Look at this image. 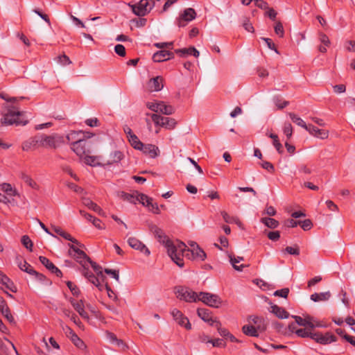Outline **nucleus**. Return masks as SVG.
Returning a JSON list of instances; mask_svg holds the SVG:
<instances>
[{
	"label": "nucleus",
	"instance_id": "39448f33",
	"mask_svg": "<svg viewBox=\"0 0 355 355\" xmlns=\"http://www.w3.org/2000/svg\"><path fill=\"white\" fill-rule=\"evenodd\" d=\"M131 8L133 13L137 16L143 17L148 14L155 6V3L152 1L150 4L149 0H141L137 4H128Z\"/></svg>",
	"mask_w": 355,
	"mask_h": 355
},
{
	"label": "nucleus",
	"instance_id": "a878e982",
	"mask_svg": "<svg viewBox=\"0 0 355 355\" xmlns=\"http://www.w3.org/2000/svg\"><path fill=\"white\" fill-rule=\"evenodd\" d=\"M40 261L51 272L55 273L58 277L62 275V272L59 270L49 259L45 257L40 256Z\"/></svg>",
	"mask_w": 355,
	"mask_h": 355
},
{
	"label": "nucleus",
	"instance_id": "9d476101",
	"mask_svg": "<svg viewBox=\"0 0 355 355\" xmlns=\"http://www.w3.org/2000/svg\"><path fill=\"white\" fill-rule=\"evenodd\" d=\"M299 326L306 327L308 329H313L315 327H324L320 322L316 320L314 318L310 315H306L304 318L295 315L293 316Z\"/></svg>",
	"mask_w": 355,
	"mask_h": 355
},
{
	"label": "nucleus",
	"instance_id": "c9c22d12",
	"mask_svg": "<svg viewBox=\"0 0 355 355\" xmlns=\"http://www.w3.org/2000/svg\"><path fill=\"white\" fill-rule=\"evenodd\" d=\"M17 265L22 271H24L30 275L35 273V270L33 269V268L24 260L17 261Z\"/></svg>",
	"mask_w": 355,
	"mask_h": 355
},
{
	"label": "nucleus",
	"instance_id": "c85d7f7f",
	"mask_svg": "<svg viewBox=\"0 0 355 355\" xmlns=\"http://www.w3.org/2000/svg\"><path fill=\"white\" fill-rule=\"evenodd\" d=\"M0 283L4 285L6 288L9 289L13 293L17 292V288L12 282L3 273L0 271Z\"/></svg>",
	"mask_w": 355,
	"mask_h": 355
},
{
	"label": "nucleus",
	"instance_id": "ddd939ff",
	"mask_svg": "<svg viewBox=\"0 0 355 355\" xmlns=\"http://www.w3.org/2000/svg\"><path fill=\"white\" fill-rule=\"evenodd\" d=\"M196 12L194 9L189 8L185 9L177 20V25L179 27H184L187 23L195 19Z\"/></svg>",
	"mask_w": 355,
	"mask_h": 355
},
{
	"label": "nucleus",
	"instance_id": "79ce46f5",
	"mask_svg": "<svg viewBox=\"0 0 355 355\" xmlns=\"http://www.w3.org/2000/svg\"><path fill=\"white\" fill-rule=\"evenodd\" d=\"M152 198H149L145 194L143 193H137V202H141L144 206L150 207V201H152Z\"/></svg>",
	"mask_w": 355,
	"mask_h": 355
},
{
	"label": "nucleus",
	"instance_id": "0e129e2a",
	"mask_svg": "<svg viewBox=\"0 0 355 355\" xmlns=\"http://www.w3.org/2000/svg\"><path fill=\"white\" fill-rule=\"evenodd\" d=\"M319 40L322 44H323L325 46H329L330 45V40L327 35L325 34L320 33L319 35Z\"/></svg>",
	"mask_w": 355,
	"mask_h": 355
},
{
	"label": "nucleus",
	"instance_id": "412c9836",
	"mask_svg": "<svg viewBox=\"0 0 355 355\" xmlns=\"http://www.w3.org/2000/svg\"><path fill=\"white\" fill-rule=\"evenodd\" d=\"M0 312L11 324H15V320L10 313V310L6 302V300L0 296Z\"/></svg>",
	"mask_w": 355,
	"mask_h": 355
},
{
	"label": "nucleus",
	"instance_id": "e2e57ef3",
	"mask_svg": "<svg viewBox=\"0 0 355 355\" xmlns=\"http://www.w3.org/2000/svg\"><path fill=\"white\" fill-rule=\"evenodd\" d=\"M114 51L120 56L123 57L125 55V49L122 44H116L114 47Z\"/></svg>",
	"mask_w": 355,
	"mask_h": 355
},
{
	"label": "nucleus",
	"instance_id": "f03ea898",
	"mask_svg": "<svg viewBox=\"0 0 355 355\" xmlns=\"http://www.w3.org/2000/svg\"><path fill=\"white\" fill-rule=\"evenodd\" d=\"M62 142V137L57 134H40L24 141L22 144V149L24 151L34 150L39 148L55 149Z\"/></svg>",
	"mask_w": 355,
	"mask_h": 355
},
{
	"label": "nucleus",
	"instance_id": "3c124183",
	"mask_svg": "<svg viewBox=\"0 0 355 355\" xmlns=\"http://www.w3.org/2000/svg\"><path fill=\"white\" fill-rule=\"evenodd\" d=\"M214 326L217 328L219 334L225 338H227L228 335H230L229 331L225 328H222L221 324L218 321H217Z\"/></svg>",
	"mask_w": 355,
	"mask_h": 355
},
{
	"label": "nucleus",
	"instance_id": "1a4fd4ad",
	"mask_svg": "<svg viewBox=\"0 0 355 355\" xmlns=\"http://www.w3.org/2000/svg\"><path fill=\"white\" fill-rule=\"evenodd\" d=\"M150 115L151 119L156 125L164 127L168 130L175 128L177 123L174 119L162 116L157 114H147Z\"/></svg>",
	"mask_w": 355,
	"mask_h": 355
},
{
	"label": "nucleus",
	"instance_id": "4468645a",
	"mask_svg": "<svg viewBox=\"0 0 355 355\" xmlns=\"http://www.w3.org/2000/svg\"><path fill=\"white\" fill-rule=\"evenodd\" d=\"M171 314L173 320L181 327H184L187 330L191 329V324L187 316H185L180 310L173 309Z\"/></svg>",
	"mask_w": 355,
	"mask_h": 355
},
{
	"label": "nucleus",
	"instance_id": "8fccbe9b",
	"mask_svg": "<svg viewBox=\"0 0 355 355\" xmlns=\"http://www.w3.org/2000/svg\"><path fill=\"white\" fill-rule=\"evenodd\" d=\"M275 33L280 37L284 35V30L282 24L280 21H277L274 27Z\"/></svg>",
	"mask_w": 355,
	"mask_h": 355
},
{
	"label": "nucleus",
	"instance_id": "aec40b11",
	"mask_svg": "<svg viewBox=\"0 0 355 355\" xmlns=\"http://www.w3.org/2000/svg\"><path fill=\"white\" fill-rule=\"evenodd\" d=\"M307 132L313 137L320 139H326L329 135L327 130L320 129L312 124H309Z\"/></svg>",
	"mask_w": 355,
	"mask_h": 355
},
{
	"label": "nucleus",
	"instance_id": "ea45409f",
	"mask_svg": "<svg viewBox=\"0 0 355 355\" xmlns=\"http://www.w3.org/2000/svg\"><path fill=\"white\" fill-rule=\"evenodd\" d=\"M230 262L234 267V268L236 270L241 271L243 268L244 267L243 265L238 266L237 263H240L241 261H243V258L241 257H233L232 255H229Z\"/></svg>",
	"mask_w": 355,
	"mask_h": 355
},
{
	"label": "nucleus",
	"instance_id": "f704fd0d",
	"mask_svg": "<svg viewBox=\"0 0 355 355\" xmlns=\"http://www.w3.org/2000/svg\"><path fill=\"white\" fill-rule=\"evenodd\" d=\"M272 312L275 314L278 318L284 319L288 317V313L283 308L278 306L277 305H273L271 306Z\"/></svg>",
	"mask_w": 355,
	"mask_h": 355
},
{
	"label": "nucleus",
	"instance_id": "bb28decb",
	"mask_svg": "<svg viewBox=\"0 0 355 355\" xmlns=\"http://www.w3.org/2000/svg\"><path fill=\"white\" fill-rule=\"evenodd\" d=\"M82 202L85 207L96 212L98 215L101 216H105V213L103 209L97 204L92 201L89 198H83Z\"/></svg>",
	"mask_w": 355,
	"mask_h": 355
},
{
	"label": "nucleus",
	"instance_id": "393cba45",
	"mask_svg": "<svg viewBox=\"0 0 355 355\" xmlns=\"http://www.w3.org/2000/svg\"><path fill=\"white\" fill-rule=\"evenodd\" d=\"M140 150L151 158L156 157L159 153L158 147L153 144H143Z\"/></svg>",
	"mask_w": 355,
	"mask_h": 355
},
{
	"label": "nucleus",
	"instance_id": "338daca9",
	"mask_svg": "<svg viewBox=\"0 0 355 355\" xmlns=\"http://www.w3.org/2000/svg\"><path fill=\"white\" fill-rule=\"evenodd\" d=\"M263 168L266 169L268 172L273 173L275 171L274 166L269 162L264 161L261 164Z\"/></svg>",
	"mask_w": 355,
	"mask_h": 355
},
{
	"label": "nucleus",
	"instance_id": "69168bd1",
	"mask_svg": "<svg viewBox=\"0 0 355 355\" xmlns=\"http://www.w3.org/2000/svg\"><path fill=\"white\" fill-rule=\"evenodd\" d=\"M254 1L255 6L261 9L267 10L269 8L268 3L263 0H254Z\"/></svg>",
	"mask_w": 355,
	"mask_h": 355
},
{
	"label": "nucleus",
	"instance_id": "c03bdc74",
	"mask_svg": "<svg viewBox=\"0 0 355 355\" xmlns=\"http://www.w3.org/2000/svg\"><path fill=\"white\" fill-rule=\"evenodd\" d=\"M85 276L87 278V279L96 287H98L101 289V284L98 277L94 276L93 273L85 272Z\"/></svg>",
	"mask_w": 355,
	"mask_h": 355
},
{
	"label": "nucleus",
	"instance_id": "7ed1b4c3",
	"mask_svg": "<svg viewBox=\"0 0 355 355\" xmlns=\"http://www.w3.org/2000/svg\"><path fill=\"white\" fill-rule=\"evenodd\" d=\"M21 113L15 107H12L8 110V112L3 115L1 119V123L4 125H22L26 124L27 121L21 119Z\"/></svg>",
	"mask_w": 355,
	"mask_h": 355
},
{
	"label": "nucleus",
	"instance_id": "680f3d73",
	"mask_svg": "<svg viewBox=\"0 0 355 355\" xmlns=\"http://www.w3.org/2000/svg\"><path fill=\"white\" fill-rule=\"evenodd\" d=\"M62 237H63L64 239H65L66 240H68L71 242H72L73 243H75L76 245H80V243L78 241V240H76V239H74L73 237H72L69 233L63 231L62 233L60 235Z\"/></svg>",
	"mask_w": 355,
	"mask_h": 355
},
{
	"label": "nucleus",
	"instance_id": "7c9ffc66",
	"mask_svg": "<svg viewBox=\"0 0 355 355\" xmlns=\"http://www.w3.org/2000/svg\"><path fill=\"white\" fill-rule=\"evenodd\" d=\"M221 215L224 220L227 223H235L241 229H243V226L242 223L240 221L238 217L236 216H231L227 212L222 211Z\"/></svg>",
	"mask_w": 355,
	"mask_h": 355
},
{
	"label": "nucleus",
	"instance_id": "5fc2aeb1",
	"mask_svg": "<svg viewBox=\"0 0 355 355\" xmlns=\"http://www.w3.org/2000/svg\"><path fill=\"white\" fill-rule=\"evenodd\" d=\"M123 197L124 200H125L131 203H134V204L137 203V194L123 193Z\"/></svg>",
	"mask_w": 355,
	"mask_h": 355
},
{
	"label": "nucleus",
	"instance_id": "09e8293b",
	"mask_svg": "<svg viewBox=\"0 0 355 355\" xmlns=\"http://www.w3.org/2000/svg\"><path fill=\"white\" fill-rule=\"evenodd\" d=\"M21 243L29 251L33 250V242L28 236L24 235L21 237Z\"/></svg>",
	"mask_w": 355,
	"mask_h": 355
},
{
	"label": "nucleus",
	"instance_id": "6e6552de",
	"mask_svg": "<svg viewBox=\"0 0 355 355\" xmlns=\"http://www.w3.org/2000/svg\"><path fill=\"white\" fill-rule=\"evenodd\" d=\"M198 301H201L207 306L214 308L219 307L222 304V300L218 295L205 292L199 293Z\"/></svg>",
	"mask_w": 355,
	"mask_h": 355
},
{
	"label": "nucleus",
	"instance_id": "a211bd4d",
	"mask_svg": "<svg viewBox=\"0 0 355 355\" xmlns=\"http://www.w3.org/2000/svg\"><path fill=\"white\" fill-rule=\"evenodd\" d=\"M129 245L137 250H139L141 253H144L146 256H149L150 252L149 249L139 240L135 237H130L128 240Z\"/></svg>",
	"mask_w": 355,
	"mask_h": 355
},
{
	"label": "nucleus",
	"instance_id": "2eb2a0df",
	"mask_svg": "<svg viewBox=\"0 0 355 355\" xmlns=\"http://www.w3.org/2000/svg\"><path fill=\"white\" fill-rule=\"evenodd\" d=\"M62 330L66 336L70 338L71 342L78 348L83 349L85 345L83 341L78 336V335L67 325L60 324Z\"/></svg>",
	"mask_w": 355,
	"mask_h": 355
},
{
	"label": "nucleus",
	"instance_id": "5701e85b",
	"mask_svg": "<svg viewBox=\"0 0 355 355\" xmlns=\"http://www.w3.org/2000/svg\"><path fill=\"white\" fill-rule=\"evenodd\" d=\"M198 315L205 322H207L211 326H214L217 322L216 320L212 318L211 313L209 310L207 309H198L197 310Z\"/></svg>",
	"mask_w": 355,
	"mask_h": 355
},
{
	"label": "nucleus",
	"instance_id": "6ab92c4d",
	"mask_svg": "<svg viewBox=\"0 0 355 355\" xmlns=\"http://www.w3.org/2000/svg\"><path fill=\"white\" fill-rule=\"evenodd\" d=\"M69 302L74 308V309L78 313V314L84 319L89 320V317L88 313L85 311V303L84 300H76L73 298L69 299Z\"/></svg>",
	"mask_w": 355,
	"mask_h": 355
},
{
	"label": "nucleus",
	"instance_id": "a19ab883",
	"mask_svg": "<svg viewBox=\"0 0 355 355\" xmlns=\"http://www.w3.org/2000/svg\"><path fill=\"white\" fill-rule=\"evenodd\" d=\"M128 141L131 146L137 150H140V148H142V145L144 144L141 141H139L135 135H131L130 136H128Z\"/></svg>",
	"mask_w": 355,
	"mask_h": 355
},
{
	"label": "nucleus",
	"instance_id": "dca6fc26",
	"mask_svg": "<svg viewBox=\"0 0 355 355\" xmlns=\"http://www.w3.org/2000/svg\"><path fill=\"white\" fill-rule=\"evenodd\" d=\"M93 136V134L89 132H85L83 131H71L67 135V139L70 143L71 147L84 139V138H90Z\"/></svg>",
	"mask_w": 355,
	"mask_h": 355
},
{
	"label": "nucleus",
	"instance_id": "473e14b6",
	"mask_svg": "<svg viewBox=\"0 0 355 355\" xmlns=\"http://www.w3.org/2000/svg\"><path fill=\"white\" fill-rule=\"evenodd\" d=\"M242 331L244 334L252 336V337H258L259 330L252 325H244L242 327Z\"/></svg>",
	"mask_w": 355,
	"mask_h": 355
},
{
	"label": "nucleus",
	"instance_id": "9b49d317",
	"mask_svg": "<svg viewBox=\"0 0 355 355\" xmlns=\"http://www.w3.org/2000/svg\"><path fill=\"white\" fill-rule=\"evenodd\" d=\"M87 139L88 138H84V139L71 147V150L80 157L90 153L91 144Z\"/></svg>",
	"mask_w": 355,
	"mask_h": 355
},
{
	"label": "nucleus",
	"instance_id": "c756f323",
	"mask_svg": "<svg viewBox=\"0 0 355 355\" xmlns=\"http://www.w3.org/2000/svg\"><path fill=\"white\" fill-rule=\"evenodd\" d=\"M124 157V155L119 150H115L110 155V159L107 162V164L111 165L113 164H117Z\"/></svg>",
	"mask_w": 355,
	"mask_h": 355
},
{
	"label": "nucleus",
	"instance_id": "b1692460",
	"mask_svg": "<svg viewBox=\"0 0 355 355\" xmlns=\"http://www.w3.org/2000/svg\"><path fill=\"white\" fill-rule=\"evenodd\" d=\"M173 57V53L166 50H161L154 53L153 60L154 62H161L171 59Z\"/></svg>",
	"mask_w": 355,
	"mask_h": 355
},
{
	"label": "nucleus",
	"instance_id": "4c0bfd02",
	"mask_svg": "<svg viewBox=\"0 0 355 355\" xmlns=\"http://www.w3.org/2000/svg\"><path fill=\"white\" fill-rule=\"evenodd\" d=\"M0 188L8 196H15L17 194L16 190L8 183H3L0 185Z\"/></svg>",
	"mask_w": 355,
	"mask_h": 355
},
{
	"label": "nucleus",
	"instance_id": "864d4df0",
	"mask_svg": "<svg viewBox=\"0 0 355 355\" xmlns=\"http://www.w3.org/2000/svg\"><path fill=\"white\" fill-rule=\"evenodd\" d=\"M57 61L62 65H68L71 63L69 58L65 54L61 55L57 58Z\"/></svg>",
	"mask_w": 355,
	"mask_h": 355
},
{
	"label": "nucleus",
	"instance_id": "423d86ee",
	"mask_svg": "<svg viewBox=\"0 0 355 355\" xmlns=\"http://www.w3.org/2000/svg\"><path fill=\"white\" fill-rule=\"evenodd\" d=\"M175 293L178 298L187 302H196L198 301V294L187 287H177Z\"/></svg>",
	"mask_w": 355,
	"mask_h": 355
},
{
	"label": "nucleus",
	"instance_id": "20e7f679",
	"mask_svg": "<svg viewBox=\"0 0 355 355\" xmlns=\"http://www.w3.org/2000/svg\"><path fill=\"white\" fill-rule=\"evenodd\" d=\"M69 247V254L78 262L85 270L89 268L90 258L83 250L73 244H68Z\"/></svg>",
	"mask_w": 355,
	"mask_h": 355
},
{
	"label": "nucleus",
	"instance_id": "2f4dec72",
	"mask_svg": "<svg viewBox=\"0 0 355 355\" xmlns=\"http://www.w3.org/2000/svg\"><path fill=\"white\" fill-rule=\"evenodd\" d=\"M250 320L256 325L255 327L259 330V332H263L266 329L264 320L262 318L258 316H251Z\"/></svg>",
	"mask_w": 355,
	"mask_h": 355
},
{
	"label": "nucleus",
	"instance_id": "0eeeda50",
	"mask_svg": "<svg viewBox=\"0 0 355 355\" xmlns=\"http://www.w3.org/2000/svg\"><path fill=\"white\" fill-rule=\"evenodd\" d=\"M146 106L155 112H160L166 115H171L175 112L173 106L166 105L164 101L149 102L146 104Z\"/></svg>",
	"mask_w": 355,
	"mask_h": 355
},
{
	"label": "nucleus",
	"instance_id": "72a5a7b5",
	"mask_svg": "<svg viewBox=\"0 0 355 355\" xmlns=\"http://www.w3.org/2000/svg\"><path fill=\"white\" fill-rule=\"evenodd\" d=\"M331 293L329 291L317 293H315L311 295V300L313 302L326 301L329 299Z\"/></svg>",
	"mask_w": 355,
	"mask_h": 355
},
{
	"label": "nucleus",
	"instance_id": "774afa93",
	"mask_svg": "<svg viewBox=\"0 0 355 355\" xmlns=\"http://www.w3.org/2000/svg\"><path fill=\"white\" fill-rule=\"evenodd\" d=\"M345 48L348 51H355V41L349 40L345 43Z\"/></svg>",
	"mask_w": 355,
	"mask_h": 355
},
{
	"label": "nucleus",
	"instance_id": "49530a36",
	"mask_svg": "<svg viewBox=\"0 0 355 355\" xmlns=\"http://www.w3.org/2000/svg\"><path fill=\"white\" fill-rule=\"evenodd\" d=\"M312 334H313V332H311L310 331V329H308V328L299 329V330H297L296 331V335L298 337H300V338H308V337H310L311 338V335Z\"/></svg>",
	"mask_w": 355,
	"mask_h": 355
},
{
	"label": "nucleus",
	"instance_id": "e433bc0d",
	"mask_svg": "<svg viewBox=\"0 0 355 355\" xmlns=\"http://www.w3.org/2000/svg\"><path fill=\"white\" fill-rule=\"evenodd\" d=\"M288 115L293 123H295L298 126L305 129L307 131L309 125H306L302 119H301L297 115L292 112L289 113Z\"/></svg>",
	"mask_w": 355,
	"mask_h": 355
},
{
	"label": "nucleus",
	"instance_id": "052dcab7",
	"mask_svg": "<svg viewBox=\"0 0 355 355\" xmlns=\"http://www.w3.org/2000/svg\"><path fill=\"white\" fill-rule=\"evenodd\" d=\"M68 187L77 193H79V194L85 193L84 189L82 187H78V185H76L73 183L68 184Z\"/></svg>",
	"mask_w": 355,
	"mask_h": 355
},
{
	"label": "nucleus",
	"instance_id": "f257e3e1",
	"mask_svg": "<svg viewBox=\"0 0 355 355\" xmlns=\"http://www.w3.org/2000/svg\"><path fill=\"white\" fill-rule=\"evenodd\" d=\"M150 231L158 241L166 248L167 254L171 260L179 267L182 268L184 266L183 258L184 251L186 250L185 243L178 240L171 241L164 231L156 225H152Z\"/></svg>",
	"mask_w": 355,
	"mask_h": 355
},
{
	"label": "nucleus",
	"instance_id": "cd10ccee",
	"mask_svg": "<svg viewBox=\"0 0 355 355\" xmlns=\"http://www.w3.org/2000/svg\"><path fill=\"white\" fill-rule=\"evenodd\" d=\"M175 52L177 54H179L181 57H184L188 55H193L194 57L198 58L200 55L199 51L195 47L176 49L175 50Z\"/></svg>",
	"mask_w": 355,
	"mask_h": 355
},
{
	"label": "nucleus",
	"instance_id": "13d9d810",
	"mask_svg": "<svg viewBox=\"0 0 355 355\" xmlns=\"http://www.w3.org/2000/svg\"><path fill=\"white\" fill-rule=\"evenodd\" d=\"M299 225L301 226V227L304 230H309L312 227V223L311 221V220L309 219H306L303 221H299Z\"/></svg>",
	"mask_w": 355,
	"mask_h": 355
},
{
	"label": "nucleus",
	"instance_id": "f8f14e48",
	"mask_svg": "<svg viewBox=\"0 0 355 355\" xmlns=\"http://www.w3.org/2000/svg\"><path fill=\"white\" fill-rule=\"evenodd\" d=\"M311 339L321 345H329L337 340L336 337L330 332L322 334L321 332H313Z\"/></svg>",
	"mask_w": 355,
	"mask_h": 355
},
{
	"label": "nucleus",
	"instance_id": "f3484780",
	"mask_svg": "<svg viewBox=\"0 0 355 355\" xmlns=\"http://www.w3.org/2000/svg\"><path fill=\"white\" fill-rule=\"evenodd\" d=\"M186 256L189 259H198L200 261H204L206 257V253L200 248L196 247L193 248V250H189L186 248V250L184 251V257Z\"/></svg>",
	"mask_w": 355,
	"mask_h": 355
},
{
	"label": "nucleus",
	"instance_id": "58836bf2",
	"mask_svg": "<svg viewBox=\"0 0 355 355\" xmlns=\"http://www.w3.org/2000/svg\"><path fill=\"white\" fill-rule=\"evenodd\" d=\"M261 222L269 228L275 229L278 227L279 222L272 218H262Z\"/></svg>",
	"mask_w": 355,
	"mask_h": 355
},
{
	"label": "nucleus",
	"instance_id": "37998d69",
	"mask_svg": "<svg viewBox=\"0 0 355 355\" xmlns=\"http://www.w3.org/2000/svg\"><path fill=\"white\" fill-rule=\"evenodd\" d=\"M84 156H85L84 160H85V164L92 166H95L99 164V162H98L99 158L98 157L89 156V155H87V154Z\"/></svg>",
	"mask_w": 355,
	"mask_h": 355
},
{
	"label": "nucleus",
	"instance_id": "de8ad7c7",
	"mask_svg": "<svg viewBox=\"0 0 355 355\" xmlns=\"http://www.w3.org/2000/svg\"><path fill=\"white\" fill-rule=\"evenodd\" d=\"M22 180L24 182L33 189H37L38 186L37 183L28 175H23Z\"/></svg>",
	"mask_w": 355,
	"mask_h": 355
},
{
	"label": "nucleus",
	"instance_id": "a18cd8bd",
	"mask_svg": "<svg viewBox=\"0 0 355 355\" xmlns=\"http://www.w3.org/2000/svg\"><path fill=\"white\" fill-rule=\"evenodd\" d=\"M283 132L286 136L287 140L291 138L293 135V127L290 123L286 122L284 123Z\"/></svg>",
	"mask_w": 355,
	"mask_h": 355
},
{
	"label": "nucleus",
	"instance_id": "bf43d9fd",
	"mask_svg": "<svg viewBox=\"0 0 355 355\" xmlns=\"http://www.w3.org/2000/svg\"><path fill=\"white\" fill-rule=\"evenodd\" d=\"M299 172L304 174H311L312 173V169L310 166L306 164H301L298 167Z\"/></svg>",
	"mask_w": 355,
	"mask_h": 355
},
{
	"label": "nucleus",
	"instance_id": "603ef678",
	"mask_svg": "<svg viewBox=\"0 0 355 355\" xmlns=\"http://www.w3.org/2000/svg\"><path fill=\"white\" fill-rule=\"evenodd\" d=\"M67 285L68 286V288H69V290L71 291V293L74 295V296H78L80 291L79 290V288L76 286V285L75 284H73V282H67Z\"/></svg>",
	"mask_w": 355,
	"mask_h": 355
},
{
	"label": "nucleus",
	"instance_id": "4be33fe9",
	"mask_svg": "<svg viewBox=\"0 0 355 355\" xmlns=\"http://www.w3.org/2000/svg\"><path fill=\"white\" fill-rule=\"evenodd\" d=\"M163 87V78L161 76L153 78L148 83V89L150 92H159Z\"/></svg>",
	"mask_w": 355,
	"mask_h": 355
},
{
	"label": "nucleus",
	"instance_id": "4d7b16f0",
	"mask_svg": "<svg viewBox=\"0 0 355 355\" xmlns=\"http://www.w3.org/2000/svg\"><path fill=\"white\" fill-rule=\"evenodd\" d=\"M289 293V289L287 288H282L275 291L274 295L286 298Z\"/></svg>",
	"mask_w": 355,
	"mask_h": 355
},
{
	"label": "nucleus",
	"instance_id": "6e6d98bb",
	"mask_svg": "<svg viewBox=\"0 0 355 355\" xmlns=\"http://www.w3.org/2000/svg\"><path fill=\"white\" fill-rule=\"evenodd\" d=\"M243 26L248 32L253 33L254 31L252 24L250 23L249 19L245 18L243 22Z\"/></svg>",
	"mask_w": 355,
	"mask_h": 355
}]
</instances>
